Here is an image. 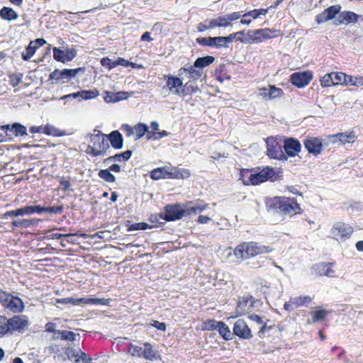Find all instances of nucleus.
<instances>
[{"mask_svg":"<svg viewBox=\"0 0 363 363\" xmlns=\"http://www.w3.org/2000/svg\"><path fill=\"white\" fill-rule=\"evenodd\" d=\"M38 213L46 212L52 214H60L64 211V206L62 205L50 207H42L40 206H38Z\"/></svg>","mask_w":363,"mask_h":363,"instance_id":"a19ab883","label":"nucleus"},{"mask_svg":"<svg viewBox=\"0 0 363 363\" xmlns=\"http://www.w3.org/2000/svg\"><path fill=\"white\" fill-rule=\"evenodd\" d=\"M268 99H274L280 98L284 95V91L281 88H278L274 85H269Z\"/></svg>","mask_w":363,"mask_h":363,"instance_id":"37998d69","label":"nucleus"},{"mask_svg":"<svg viewBox=\"0 0 363 363\" xmlns=\"http://www.w3.org/2000/svg\"><path fill=\"white\" fill-rule=\"evenodd\" d=\"M56 334L57 337L61 340L74 341L75 340V333L72 331L67 330H57Z\"/></svg>","mask_w":363,"mask_h":363,"instance_id":"3c124183","label":"nucleus"},{"mask_svg":"<svg viewBox=\"0 0 363 363\" xmlns=\"http://www.w3.org/2000/svg\"><path fill=\"white\" fill-rule=\"evenodd\" d=\"M82 69L84 68L64 69L62 70L56 69L50 74L49 79L58 83L63 79H70L75 77Z\"/></svg>","mask_w":363,"mask_h":363,"instance_id":"2eb2a0df","label":"nucleus"},{"mask_svg":"<svg viewBox=\"0 0 363 363\" xmlns=\"http://www.w3.org/2000/svg\"><path fill=\"white\" fill-rule=\"evenodd\" d=\"M99 95V91L96 89L93 90H82L76 93H72L63 96L61 99H66L69 98L81 97L82 99L88 100L96 98Z\"/></svg>","mask_w":363,"mask_h":363,"instance_id":"bb28decb","label":"nucleus"},{"mask_svg":"<svg viewBox=\"0 0 363 363\" xmlns=\"http://www.w3.org/2000/svg\"><path fill=\"white\" fill-rule=\"evenodd\" d=\"M201 329L203 330H218L219 334L224 340H227V327L224 323L216 321L213 319H208L202 323Z\"/></svg>","mask_w":363,"mask_h":363,"instance_id":"a211bd4d","label":"nucleus"},{"mask_svg":"<svg viewBox=\"0 0 363 363\" xmlns=\"http://www.w3.org/2000/svg\"><path fill=\"white\" fill-rule=\"evenodd\" d=\"M134 130L135 134V140H139L144 135H146L147 139L148 126L143 123H138L134 126Z\"/></svg>","mask_w":363,"mask_h":363,"instance_id":"58836bf2","label":"nucleus"},{"mask_svg":"<svg viewBox=\"0 0 363 363\" xmlns=\"http://www.w3.org/2000/svg\"><path fill=\"white\" fill-rule=\"evenodd\" d=\"M150 177L153 180L172 179V170L167 166L157 167L150 172Z\"/></svg>","mask_w":363,"mask_h":363,"instance_id":"393cba45","label":"nucleus"},{"mask_svg":"<svg viewBox=\"0 0 363 363\" xmlns=\"http://www.w3.org/2000/svg\"><path fill=\"white\" fill-rule=\"evenodd\" d=\"M312 297L310 296H300L294 298H291V303L296 308L301 306H307L312 302Z\"/></svg>","mask_w":363,"mask_h":363,"instance_id":"f704fd0d","label":"nucleus"},{"mask_svg":"<svg viewBox=\"0 0 363 363\" xmlns=\"http://www.w3.org/2000/svg\"><path fill=\"white\" fill-rule=\"evenodd\" d=\"M249 301H251V298H242V300L238 303L237 311L240 315L244 314L247 312L245 307L247 306Z\"/></svg>","mask_w":363,"mask_h":363,"instance_id":"4d7b16f0","label":"nucleus"},{"mask_svg":"<svg viewBox=\"0 0 363 363\" xmlns=\"http://www.w3.org/2000/svg\"><path fill=\"white\" fill-rule=\"evenodd\" d=\"M0 17L3 20L11 21L17 19L18 15L12 8L4 6L0 10Z\"/></svg>","mask_w":363,"mask_h":363,"instance_id":"473e14b6","label":"nucleus"},{"mask_svg":"<svg viewBox=\"0 0 363 363\" xmlns=\"http://www.w3.org/2000/svg\"><path fill=\"white\" fill-rule=\"evenodd\" d=\"M144 349L142 347L130 343L127 345V352L132 356L141 358L143 355Z\"/></svg>","mask_w":363,"mask_h":363,"instance_id":"ea45409f","label":"nucleus"},{"mask_svg":"<svg viewBox=\"0 0 363 363\" xmlns=\"http://www.w3.org/2000/svg\"><path fill=\"white\" fill-rule=\"evenodd\" d=\"M107 138L109 140L111 146L116 150L121 149L123 145V140L121 133L118 130H113L108 135Z\"/></svg>","mask_w":363,"mask_h":363,"instance_id":"7c9ffc66","label":"nucleus"},{"mask_svg":"<svg viewBox=\"0 0 363 363\" xmlns=\"http://www.w3.org/2000/svg\"><path fill=\"white\" fill-rule=\"evenodd\" d=\"M10 333H23L29 325V319L24 315H14L9 318Z\"/></svg>","mask_w":363,"mask_h":363,"instance_id":"f8f14e48","label":"nucleus"},{"mask_svg":"<svg viewBox=\"0 0 363 363\" xmlns=\"http://www.w3.org/2000/svg\"><path fill=\"white\" fill-rule=\"evenodd\" d=\"M303 145L309 154L318 156L323 151V139L319 137L308 135L303 140Z\"/></svg>","mask_w":363,"mask_h":363,"instance_id":"ddd939ff","label":"nucleus"},{"mask_svg":"<svg viewBox=\"0 0 363 363\" xmlns=\"http://www.w3.org/2000/svg\"><path fill=\"white\" fill-rule=\"evenodd\" d=\"M334 263L320 262L314 265L313 269L315 273L319 276H326L328 277H335V271L333 269Z\"/></svg>","mask_w":363,"mask_h":363,"instance_id":"b1692460","label":"nucleus"},{"mask_svg":"<svg viewBox=\"0 0 363 363\" xmlns=\"http://www.w3.org/2000/svg\"><path fill=\"white\" fill-rule=\"evenodd\" d=\"M215 58L213 56H206L198 57L194 62V65L183 67L179 69V75L183 73L189 74V82L191 81H196L200 79L203 74L202 68L208 66L213 62Z\"/></svg>","mask_w":363,"mask_h":363,"instance_id":"39448f33","label":"nucleus"},{"mask_svg":"<svg viewBox=\"0 0 363 363\" xmlns=\"http://www.w3.org/2000/svg\"><path fill=\"white\" fill-rule=\"evenodd\" d=\"M197 43L203 46H214L215 40L213 37H200L196 39Z\"/></svg>","mask_w":363,"mask_h":363,"instance_id":"6e6d98bb","label":"nucleus"},{"mask_svg":"<svg viewBox=\"0 0 363 363\" xmlns=\"http://www.w3.org/2000/svg\"><path fill=\"white\" fill-rule=\"evenodd\" d=\"M215 77L216 79L220 82H224L227 79L226 68L225 65H221L215 71Z\"/></svg>","mask_w":363,"mask_h":363,"instance_id":"8fccbe9b","label":"nucleus"},{"mask_svg":"<svg viewBox=\"0 0 363 363\" xmlns=\"http://www.w3.org/2000/svg\"><path fill=\"white\" fill-rule=\"evenodd\" d=\"M82 361L83 363H91V357L85 352L79 350V354L77 359H74V362L78 363Z\"/></svg>","mask_w":363,"mask_h":363,"instance_id":"bf43d9fd","label":"nucleus"},{"mask_svg":"<svg viewBox=\"0 0 363 363\" xmlns=\"http://www.w3.org/2000/svg\"><path fill=\"white\" fill-rule=\"evenodd\" d=\"M233 334L240 339L250 340L252 337L251 329L248 325L242 319H238L234 323L233 328Z\"/></svg>","mask_w":363,"mask_h":363,"instance_id":"f3484780","label":"nucleus"},{"mask_svg":"<svg viewBox=\"0 0 363 363\" xmlns=\"http://www.w3.org/2000/svg\"><path fill=\"white\" fill-rule=\"evenodd\" d=\"M173 179H184L190 177L191 171L185 168L172 167Z\"/></svg>","mask_w":363,"mask_h":363,"instance_id":"72a5a7b5","label":"nucleus"},{"mask_svg":"<svg viewBox=\"0 0 363 363\" xmlns=\"http://www.w3.org/2000/svg\"><path fill=\"white\" fill-rule=\"evenodd\" d=\"M10 333L9 318L5 315H0V337Z\"/></svg>","mask_w":363,"mask_h":363,"instance_id":"79ce46f5","label":"nucleus"},{"mask_svg":"<svg viewBox=\"0 0 363 363\" xmlns=\"http://www.w3.org/2000/svg\"><path fill=\"white\" fill-rule=\"evenodd\" d=\"M132 154H133V151L128 150L122 153H118L113 156H111V157L106 158L104 160V162H111L112 161H118V162L127 161L130 158V157L132 156Z\"/></svg>","mask_w":363,"mask_h":363,"instance_id":"c9c22d12","label":"nucleus"},{"mask_svg":"<svg viewBox=\"0 0 363 363\" xmlns=\"http://www.w3.org/2000/svg\"><path fill=\"white\" fill-rule=\"evenodd\" d=\"M227 17L218 16L213 19H206L198 24L197 30L199 32H203L208 29H213L216 27H226Z\"/></svg>","mask_w":363,"mask_h":363,"instance_id":"4468645a","label":"nucleus"},{"mask_svg":"<svg viewBox=\"0 0 363 363\" xmlns=\"http://www.w3.org/2000/svg\"><path fill=\"white\" fill-rule=\"evenodd\" d=\"M284 150L288 159L296 156L301 152V145L297 139L287 138L284 141Z\"/></svg>","mask_w":363,"mask_h":363,"instance_id":"6ab92c4d","label":"nucleus"},{"mask_svg":"<svg viewBox=\"0 0 363 363\" xmlns=\"http://www.w3.org/2000/svg\"><path fill=\"white\" fill-rule=\"evenodd\" d=\"M169 134L170 133L166 130H159L156 134H154L152 133L151 135L153 136H150V138H153L152 140H160L162 138L168 136Z\"/></svg>","mask_w":363,"mask_h":363,"instance_id":"338daca9","label":"nucleus"},{"mask_svg":"<svg viewBox=\"0 0 363 363\" xmlns=\"http://www.w3.org/2000/svg\"><path fill=\"white\" fill-rule=\"evenodd\" d=\"M329 138L331 139L333 143L335 144L339 143L341 145H345L347 143H353L357 139V135L354 131L338 133L329 135Z\"/></svg>","mask_w":363,"mask_h":363,"instance_id":"412c9836","label":"nucleus"},{"mask_svg":"<svg viewBox=\"0 0 363 363\" xmlns=\"http://www.w3.org/2000/svg\"><path fill=\"white\" fill-rule=\"evenodd\" d=\"M29 130L31 133H44L47 135H57L56 133L57 129L50 125L45 126H32L30 128Z\"/></svg>","mask_w":363,"mask_h":363,"instance_id":"2f4dec72","label":"nucleus"},{"mask_svg":"<svg viewBox=\"0 0 363 363\" xmlns=\"http://www.w3.org/2000/svg\"><path fill=\"white\" fill-rule=\"evenodd\" d=\"M1 128L6 133V131L12 133V135L16 137L27 135L26 127L18 123H13L11 127L9 125H2Z\"/></svg>","mask_w":363,"mask_h":363,"instance_id":"cd10ccee","label":"nucleus"},{"mask_svg":"<svg viewBox=\"0 0 363 363\" xmlns=\"http://www.w3.org/2000/svg\"><path fill=\"white\" fill-rule=\"evenodd\" d=\"M359 16L353 11H340L337 17L338 24L348 25L351 23H356L358 21Z\"/></svg>","mask_w":363,"mask_h":363,"instance_id":"a878e982","label":"nucleus"},{"mask_svg":"<svg viewBox=\"0 0 363 363\" xmlns=\"http://www.w3.org/2000/svg\"><path fill=\"white\" fill-rule=\"evenodd\" d=\"M116 67L117 66H123V67H128L130 66L133 68L136 67L135 63L130 62L128 60L123 58V57H118L116 60H115Z\"/></svg>","mask_w":363,"mask_h":363,"instance_id":"052dcab7","label":"nucleus"},{"mask_svg":"<svg viewBox=\"0 0 363 363\" xmlns=\"http://www.w3.org/2000/svg\"><path fill=\"white\" fill-rule=\"evenodd\" d=\"M121 94V92L115 94L111 91H106L104 92V101L108 103L117 102L122 99Z\"/></svg>","mask_w":363,"mask_h":363,"instance_id":"49530a36","label":"nucleus"},{"mask_svg":"<svg viewBox=\"0 0 363 363\" xmlns=\"http://www.w3.org/2000/svg\"><path fill=\"white\" fill-rule=\"evenodd\" d=\"M96 133L90 135V144L87 146L86 153L92 157L106 155L110 146L107 141V135L100 130H94Z\"/></svg>","mask_w":363,"mask_h":363,"instance_id":"20e7f679","label":"nucleus"},{"mask_svg":"<svg viewBox=\"0 0 363 363\" xmlns=\"http://www.w3.org/2000/svg\"><path fill=\"white\" fill-rule=\"evenodd\" d=\"M183 86L184 87L183 90H184L185 95H191L197 92V91L199 90L197 85L189 84V82L186 83L184 85L183 84Z\"/></svg>","mask_w":363,"mask_h":363,"instance_id":"e2e57ef3","label":"nucleus"},{"mask_svg":"<svg viewBox=\"0 0 363 363\" xmlns=\"http://www.w3.org/2000/svg\"><path fill=\"white\" fill-rule=\"evenodd\" d=\"M354 232V227L343 221L335 222L330 230L332 238L339 242H342L350 239Z\"/></svg>","mask_w":363,"mask_h":363,"instance_id":"6e6552de","label":"nucleus"},{"mask_svg":"<svg viewBox=\"0 0 363 363\" xmlns=\"http://www.w3.org/2000/svg\"><path fill=\"white\" fill-rule=\"evenodd\" d=\"M100 63L103 67L107 68L109 70L116 67L115 61H112V60L108 57L101 58Z\"/></svg>","mask_w":363,"mask_h":363,"instance_id":"13d9d810","label":"nucleus"},{"mask_svg":"<svg viewBox=\"0 0 363 363\" xmlns=\"http://www.w3.org/2000/svg\"><path fill=\"white\" fill-rule=\"evenodd\" d=\"M267 155L269 158L281 161L287 160V155L284 153V144L277 138H269L267 142Z\"/></svg>","mask_w":363,"mask_h":363,"instance_id":"9d476101","label":"nucleus"},{"mask_svg":"<svg viewBox=\"0 0 363 363\" xmlns=\"http://www.w3.org/2000/svg\"><path fill=\"white\" fill-rule=\"evenodd\" d=\"M53 58L58 62H65V51L57 48H54Z\"/></svg>","mask_w":363,"mask_h":363,"instance_id":"5fc2aeb1","label":"nucleus"},{"mask_svg":"<svg viewBox=\"0 0 363 363\" xmlns=\"http://www.w3.org/2000/svg\"><path fill=\"white\" fill-rule=\"evenodd\" d=\"M98 176L108 183H113L116 181L115 176L111 173V171L108 169H101L98 173Z\"/></svg>","mask_w":363,"mask_h":363,"instance_id":"c03bdc74","label":"nucleus"},{"mask_svg":"<svg viewBox=\"0 0 363 363\" xmlns=\"http://www.w3.org/2000/svg\"><path fill=\"white\" fill-rule=\"evenodd\" d=\"M341 6L339 4L329 6L316 16L315 21L318 24L323 23L333 19L335 16L340 13Z\"/></svg>","mask_w":363,"mask_h":363,"instance_id":"aec40b11","label":"nucleus"},{"mask_svg":"<svg viewBox=\"0 0 363 363\" xmlns=\"http://www.w3.org/2000/svg\"><path fill=\"white\" fill-rule=\"evenodd\" d=\"M0 304L4 309L13 313H21L25 308L24 303L21 298L1 289L0 290Z\"/></svg>","mask_w":363,"mask_h":363,"instance_id":"0eeeda50","label":"nucleus"},{"mask_svg":"<svg viewBox=\"0 0 363 363\" xmlns=\"http://www.w3.org/2000/svg\"><path fill=\"white\" fill-rule=\"evenodd\" d=\"M65 354L67 355V358L70 359L71 361L74 362V359H77L79 354V350H75L72 347H67L65 350Z\"/></svg>","mask_w":363,"mask_h":363,"instance_id":"680f3d73","label":"nucleus"},{"mask_svg":"<svg viewBox=\"0 0 363 363\" xmlns=\"http://www.w3.org/2000/svg\"><path fill=\"white\" fill-rule=\"evenodd\" d=\"M245 38H247V32L245 33V30H241L229 35L228 42H230L235 39L242 43H248L247 41L244 40Z\"/></svg>","mask_w":363,"mask_h":363,"instance_id":"de8ad7c7","label":"nucleus"},{"mask_svg":"<svg viewBox=\"0 0 363 363\" xmlns=\"http://www.w3.org/2000/svg\"><path fill=\"white\" fill-rule=\"evenodd\" d=\"M206 207L207 204L206 203L192 205V202L191 201L185 206V213L186 215H190L191 213L197 214L204 211Z\"/></svg>","mask_w":363,"mask_h":363,"instance_id":"e433bc0d","label":"nucleus"},{"mask_svg":"<svg viewBox=\"0 0 363 363\" xmlns=\"http://www.w3.org/2000/svg\"><path fill=\"white\" fill-rule=\"evenodd\" d=\"M283 35L281 30L274 28H259L247 30V38L244 39L249 44L260 43L267 40L276 38Z\"/></svg>","mask_w":363,"mask_h":363,"instance_id":"423d86ee","label":"nucleus"},{"mask_svg":"<svg viewBox=\"0 0 363 363\" xmlns=\"http://www.w3.org/2000/svg\"><path fill=\"white\" fill-rule=\"evenodd\" d=\"M163 79L166 82V85L164 88L176 95L185 96L184 90L181 89L183 86V82L181 78L169 74H164Z\"/></svg>","mask_w":363,"mask_h":363,"instance_id":"9b49d317","label":"nucleus"},{"mask_svg":"<svg viewBox=\"0 0 363 363\" xmlns=\"http://www.w3.org/2000/svg\"><path fill=\"white\" fill-rule=\"evenodd\" d=\"M149 228V225L146 223H137L132 224L129 228L128 230H146Z\"/></svg>","mask_w":363,"mask_h":363,"instance_id":"0e129e2a","label":"nucleus"},{"mask_svg":"<svg viewBox=\"0 0 363 363\" xmlns=\"http://www.w3.org/2000/svg\"><path fill=\"white\" fill-rule=\"evenodd\" d=\"M216 47L225 46L227 45V37H213Z\"/></svg>","mask_w":363,"mask_h":363,"instance_id":"774afa93","label":"nucleus"},{"mask_svg":"<svg viewBox=\"0 0 363 363\" xmlns=\"http://www.w3.org/2000/svg\"><path fill=\"white\" fill-rule=\"evenodd\" d=\"M45 43L46 41L43 38H37L31 40L26 47V50L22 52V59L25 61H28L33 56L36 50L43 46Z\"/></svg>","mask_w":363,"mask_h":363,"instance_id":"4be33fe9","label":"nucleus"},{"mask_svg":"<svg viewBox=\"0 0 363 363\" xmlns=\"http://www.w3.org/2000/svg\"><path fill=\"white\" fill-rule=\"evenodd\" d=\"M33 225V222L28 219H18L11 222L13 228H27Z\"/></svg>","mask_w":363,"mask_h":363,"instance_id":"09e8293b","label":"nucleus"},{"mask_svg":"<svg viewBox=\"0 0 363 363\" xmlns=\"http://www.w3.org/2000/svg\"><path fill=\"white\" fill-rule=\"evenodd\" d=\"M275 175L273 167L267 166L262 169L260 167L242 169L240 172V179L245 185H259L272 179Z\"/></svg>","mask_w":363,"mask_h":363,"instance_id":"f03ea898","label":"nucleus"},{"mask_svg":"<svg viewBox=\"0 0 363 363\" xmlns=\"http://www.w3.org/2000/svg\"><path fill=\"white\" fill-rule=\"evenodd\" d=\"M35 213H38V206H26L23 208H17L18 216L31 215Z\"/></svg>","mask_w":363,"mask_h":363,"instance_id":"a18cd8bd","label":"nucleus"},{"mask_svg":"<svg viewBox=\"0 0 363 363\" xmlns=\"http://www.w3.org/2000/svg\"><path fill=\"white\" fill-rule=\"evenodd\" d=\"M272 251L269 246L260 245L256 242H243L234 250V255L240 259H247Z\"/></svg>","mask_w":363,"mask_h":363,"instance_id":"7ed1b4c3","label":"nucleus"},{"mask_svg":"<svg viewBox=\"0 0 363 363\" xmlns=\"http://www.w3.org/2000/svg\"><path fill=\"white\" fill-rule=\"evenodd\" d=\"M150 128L151 130H148L147 133V140H152L153 138H149L150 136H152L151 134L153 133L154 134H156L157 131H159V124L157 121H152L150 123Z\"/></svg>","mask_w":363,"mask_h":363,"instance_id":"69168bd1","label":"nucleus"},{"mask_svg":"<svg viewBox=\"0 0 363 363\" xmlns=\"http://www.w3.org/2000/svg\"><path fill=\"white\" fill-rule=\"evenodd\" d=\"M57 303H61L64 305L71 304L72 306H85V305H106L107 304V300L105 298H72L67 297L56 299Z\"/></svg>","mask_w":363,"mask_h":363,"instance_id":"1a4fd4ad","label":"nucleus"},{"mask_svg":"<svg viewBox=\"0 0 363 363\" xmlns=\"http://www.w3.org/2000/svg\"><path fill=\"white\" fill-rule=\"evenodd\" d=\"M264 203L268 212L283 216L292 217L302 213L300 203L294 197L274 196L267 198Z\"/></svg>","mask_w":363,"mask_h":363,"instance_id":"f257e3e1","label":"nucleus"},{"mask_svg":"<svg viewBox=\"0 0 363 363\" xmlns=\"http://www.w3.org/2000/svg\"><path fill=\"white\" fill-rule=\"evenodd\" d=\"M186 216L185 208L182 209L179 206H167L165 207L164 219L167 221H173L182 218Z\"/></svg>","mask_w":363,"mask_h":363,"instance_id":"5701e85b","label":"nucleus"},{"mask_svg":"<svg viewBox=\"0 0 363 363\" xmlns=\"http://www.w3.org/2000/svg\"><path fill=\"white\" fill-rule=\"evenodd\" d=\"M320 84L323 87H330L333 86L334 81H333V75L330 73L325 74L320 79Z\"/></svg>","mask_w":363,"mask_h":363,"instance_id":"864d4df0","label":"nucleus"},{"mask_svg":"<svg viewBox=\"0 0 363 363\" xmlns=\"http://www.w3.org/2000/svg\"><path fill=\"white\" fill-rule=\"evenodd\" d=\"M268 11L269 8L254 9L247 12V14L249 17H251L252 19H257L261 15L265 16L268 13Z\"/></svg>","mask_w":363,"mask_h":363,"instance_id":"603ef678","label":"nucleus"},{"mask_svg":"<svg viewBox=\"0 0 363 363\" xmlns=\"http://www.w3.org/2000/svg\"><path fill=\"white\" fill-rule=\"evenodd\" d=\"M311 314L312 315V320L311 321L308 320V324L325 320L326 317L330 314V311L323 308L321 306H318L315 308V310L312 311Z\"/></svg>","mask_w":363,"mask_h":363,"instance_id":"c756f323","label":"nucleus"},{"mask_svg":"<svg viewBox=\"0 0 363 363\" xmlns=\"http://www.w3.org/2000/svg\"><path fill=\"white\" fill-rule=\"evenodd\" d=\"M333 75V81H334L333 86L340 84H348L351 82V79L349 80V76L343 72H331Z\"/></svg>","mask_w":363,"mask_h":363,"instance_id":"4c0bfd02","label":"nucleus"},{"mask_svg":"<svg viewBox=\"0 0 363 363\" xmlns=\"http://www.w3.org/2000/svg\"><path fill=\"white\" fill-rule=\"evenodd\" d=\"M144 351L143 357L149 361H155L161 359V356L153 349L151 343L145 342L143 343Z\"/></svg>","mask_w":363,"mask_h":363,"instance_id":"c85d7f7f","label":"nucleus"},{"mask_svg":"<svg viewBox=\"0 0 363 363\" xmlns=\"http://www.w3.org/2000/svg\"><path fill=\"white\" fill-rule=\"evenodd\" d=\"M312 79L313 74L310 71L294 72L291 74L290 77L291 84L298 88L307 86Z\"/></svg>","mask_w":363,"mask_h":363,"instance_id":"dca6fc26","label":"nucleus"}]
</instances>
